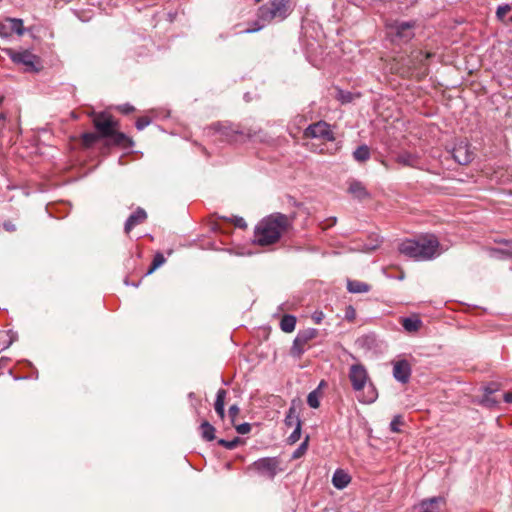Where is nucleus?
Segmentation results:
<instances>
[{"instance_id": "1", "label": "nucleus", "mask_w": 512, "mask_h": 512, "mask_svg": "<svg viewBox=\"0 0 512 512\" xmlns=\"http://www.w3.org/2000/svg\"><path fill=\"white\" fill-rule=\"evenodd\" d=\"M292 226V219L281 213L263 218L255 227L254 242L260 246L277 243Z\"/></svg>"}, {"instance_id": "2", "label": "nucleus", "mask_w": 512, "mask_h": 512, "mask_svg": "<svg viewBox=\"0 0 512 512\" xmlns=\"http://www.w3.org/2000/svg\"><path fill=\"white\" fill-rule=\"evenodd\" d=\"M439 241L434 235H424L417 239H406L399 245V252L418 261L433 259L440 254Z\"/></svg>"}, {"instance_id": "3", "label": "nucleus", "mask_w": 512, "mask_h": 512, "mask_svg": "<svg viewBox=\"0 0 512 512\" xmlns=\"http://www.w3.org/2000/svg\"><path fill=\"white\" fill-rule=\"evenodd\" d=\"M348 377L353 390L357 393V399L361 403L371 404L377 399V390L370 381L368 372L362 364L356 363L351 365Z\"/></svg>"}, {"instance_id": "4", "label": "nucleus", "mask_w": 512, "mask_h": 512, "mask_svg": "<svg viewBox=\"0 0 512 512\" xmlns=\"http://www.w3.org/2000/svg\"><path fill=\"white\" fill-rule=\"evenodd\" d=\"M289 0H271L259 8L261 20L270 22L274 19L283 20L288 16Z\"/></svg>"}, {"instance_id": "5", "label": "nucleus", "mask_w": 512, "mask_h": 512, "mask_svg": "<svg viewBox=\"0 0 512 512\" xmlns=\"http://www.w3.org/2000/svg\"><path fill=\"white\" fill-rule=\"evenodd\" d=\"M93 125L101 138H109L118 128V122L105 112L93 114Z\"/></svg>"}, {"instance_id": "6", "label": "nucleus", "mask_w": 512, "mask_h": 512, "mask_svg": "<svg viewBox=\"0 0 512 512\" xmlns=\"http://www.w3.org/2000/svg\"><path fill=\"white\" fill-rule=\"evenodd\" d=\"M304 137L316 138L324 142H330L335 140V133L330 124L325 121H318L310 124L304 130Z\"/></svg>"}, {"instance_id": "7", "label": "nucleus", "mask_w": 512, "mask_h": 512, "mask_svg": "<svg viewBox=\"0 0 512 512\" xmlns=\"http://www.w3.org/2000/svg\"><path fill=\"white\" fill-rule=\"evenodd\" d=\"M280 461L276 457H265L255 461L250 468L260 475L273 479L279 471Z\"/></svg>"}, {"instance_id": "8", "label": "nucleus", "mask_w": 512, "mask_h": 512, "mask_svg": "<svg viewBox=\"0 0 512 512\" xmlns=\"http://www.w3.org/2000/svg\"><path fill=\"white\" fill-rule=\"evenodd\" d=\"M25 33L23 20L20 18L7 17L0 21V37L9 38L13 34L22 36Z\"/></svg>"}, {"instance_id": "9", "label": "nucleus", "mask_w": 512, "mask_h": 512, "mask_svg": "<svg viewBox=\"0 0 512 512\" xmlns=\"http://www.w3.org/2000/svg\"><path fill=\"white\" fill-rule=\"evenodd\" d=\"M432 56L431 53L423 51H415L411 54L409 59V68L413 70H418L416 73L417 78H423L427 75V60Z\"/></svg>"}, {"instance_id": "10", "label": "nucleus", "mask_w": 512, "mask_h": 512, "mask_svg": "<svg viewBox=\"0 0 512 512\" xmlns=\"http://www.w3.org/2000/svg\"><path fill=\"white\" fill-rule=\"evenodd\" d=\"M11 60L16 64H22L25 66L27 71H36V64L38 63V58L33 53L28 50L15 52L9 50L8 52Z\"/></svg>"}, {"instance_id": "11", "label": "nucleus", "mask_w": 512, "mask_h": 512, "mask_svg": "<svg viewBox=\"0 0 512 512\" xmlns=\"http://www.w3.org/2000/svg\"><path fill=\"white\" fill-rule=\"evenodd\" d=\"M412 373V367L406 359H401L393 362V376L402 383L409 382Z\"/></svg>"}, {"instance_id": "12", "label": "nucleus", "mask_w": 512, "mask_h": 512, "mask_svg": "<svg viewBox=\"0 0 512 512\" xmlns=\"http://www.w3.org/2000/svg\"><path fill=\"white\" fill-rule=\"evenodd\" d=\"M474 154L470 148V144L461 141L453 149V158L461 165H466L473 160Z\"/></svg>"}, {"instance_id": "13", "label": "nucleus", "mask_w": 512, "mask_h": 512, "mask_svg": "<svg viewBox=\"0 0 512 512\" xmlns=\"http://www.w3.org/2000/svg\"><path fill=\"white\" fill-rule=\"evenodd\" d=\"M444 504L445 499L441 496H437L422 500L414 509L416 512H440Z\"/></svg>"}, {"instance_id": "14", "label": "nucleus", "mask_w": 512, "mask_h": 512, "mask_svg": "<svg viewBox=\"0 0 512 512\" xmlns=\"http://www.w3.org/2000/svg\"><path fill=\"white\" fill-rule=\"evenodd\" d=\"M414 24L411 22L397 23L394 27V34L397 39L402 42H407L414 36Z\"/></svg>"}, {"instance_id": "15", "label": "nucleus", "mask_w": 512, "mask_h": 512, "mask_svg": "<svg viewBox=\"0 0 512 512\" xmlns=\"http://www.w3.org/2000/svg\"><path fill=\"white\" fill-rule=\"evenodd\" d=\"M147 218V213L142 208H137L135 212H133L125 222L124 230L126 234H129L130 231L137 225L143 223Z\"/></svg>"}, {"instance_id": "16", "label": "nucleus", "mask_w": 512, "mask_h": 512, "mask_svg": "<svg viewBox=\"0 0 512 512\" xmlns=\"http://www.w3.org/2000/svg\"><path fill=\"white\" fill-rule=\"evenodd\" d=\"M348 192L359 200L366 199L370 197L369 192L362 182L358 180H352L349 182Z\"/></svg>"}, {"instance_id": "17", "label": "nucleus", "mask_w": 512, "mask_h": 512, "mask_svg": "<svg viewBox=\"0 0 512 512\" xmlns=\"http://www.w3.org/2000/svg\"><path fill=\"white\" fill-rule=\"evenodd\" d=\"M350 482V475L342 469H337L332 476V484L339 490L346 488Z\"/></svg>"}, {"instance_id": "18", "label": "nucleus", "mask_w": 512, "mask_h": 512, "mask_svg": "<svg viewBox=\"0 0 512 512\" xmlns=\"http://www.w3.org/2000/svg\"><path fill=\"white\" fill-rule=\"evenodd\" d=\"M223 135H225L230 141H240L244 137L246 138H254L256 136L255 132H252L251 129L245 131H239V130H233L232 128H225V130L222 132Z\"/></svg>"}, {"instance_id": "19", "label": "nucleus", "mask_w": 512, "mask_h": 512, "mask_svg": "<svg viewBox=\"0 0 512 512\" xmlns=\"http://www.w3.org/2000/svg\"><path fill=\"white\" fill-rule=\"evenodd\" d=\"M500 244L505 245L504 249L491 248L489 250L490 256L494 258H506L512 255V240L502 239L497 241Z\"/></svg>"}, {"instance_id": "20", "label": "nucleus", "mask_w": 512, "mask_h": 512, "mask_svg": "<svg viewBox=\"0 0 512 512\" xmlns=\"http://www.w3.org/2000/svg\"><path fill=\"white\" fill-rule=\"evenodd\" d=\"M227 391L225 389H219L216 394V400L214 403V409L221 420L225 418V399Z\"/></svg>"}, {"instance_id": "21", "label": "nucleus", "mask_w": 512, "mask_h": 512, "mask_svg": "<svg viewBox=\"0 0 512 512\" xmlns=\"http://www.w3.org/2000/svg\"><path fill=\"white\" fill-rule=\"evenodd\" d=\"M318 336V330L315 328H307L298 332L295 337L299 343L309 348V342Z\"/></svg>"}, {"instance_id": "22", "label": "nucleus", "mask_w": 512, "mask_h": 512, "mask_svg": "<svg viewBox=\"0 0 512 512\" xmlns=\"http://www.w3.org/2000/svg\"><path fill=\"white\" fill-rule=\"evenodd\" d=\"M109 138L112 139L113 144L121 146L123 148H129L133 145V141L131 140V138H129L126 134L117 131V129L114 130V134L111 135Z\"/></svg>"}, {"instance_id": "23", "label": "nucleus", "mask_w": 512, "mask_h": 512, "mask_svg": "<svg viewBox=\"0 0 512 512\" xmlns=\"http://www.w3.org/2000/svg\"><path fill=\"white\" fill-rule=\"evenodd\" d=\"M396 162L408 167H416L418 164V157L409 152H403L397 155Z\"/></svg>"}, {"instance_id": "24", "label": "nucleus", "mask_w": 512, "mask_h": 512, "mask_svg": "<svg viewBox=\"0 0 512 512\" xmlns=\"http://www.w3.org/2000/svg\"><path fill=\"white\" fill-rule=\"evenodd\" d=\"M296 327V317L293 315H284L280 321V328L286 333H291Z\"/></svg>"}, {"instance_id": "25", "label": "nucleus", "mask_w": 512, "mask_h": 512, "mask_svg": "<svg viewBox=\"0 0 512 512\" xmlns=\"http://www.w3.org/2000/svg\"><path fill=\"white\" fill-rule=\"evenodd\" d=\"M422 325L418 317H407L402 320V326L407 332H416Z\"/></svg>"}, {"instance_id": "26", "label": "nucleus", "mask_w": 512, "mask_h": 512, "mask_svg": "<svg viewBox=\"0 0 512 512\" xmlns=\"http://www.w3.org/2000/svg\"><path fill=\"white\" fill-rule=\"evenodd\" d=\"M201 436L206 441L215 439V428L208 421H203L200 425Z\"/></svg>"}, {"instance_id": "27", "label": "nucleus", "mask_w": 512, "mask_h": 512, "mask_svg": "<svg viewBox=\"0 0 512 512\" xmlns=\"http://www.w3.org/2000/svg\"><path fill=\"white\" fill-rule=\"evenodd\" d=\"M369 288L368 284L357 280L348 281L347 284V289L351 293H365L369 291Z\"/></svg>"}, {"instance_id": "28", "label": "nucleus", "mask_w": 512, "mask_h": 512, "mask_svg": "<svg viewBox=\"0 0 512 512\" xmlns=\"http://www.w3.org/2000/svg\"><path fill=\"white\" fill-rule=\"evenodd\" d=\"M297 424L301 426V421L299 419V416L297 414L296 408L294 406H291L287 412V415L285 417V425L287 427H296Z\"/></svg>"}, {"instance_id": "29", "label": "nucleus", "mask_w": 512, "mask_h": 512, "mask_svg": "<svg viewBox=\"0 0 512 512\" xmlns=\"http://www.w3.org/2000/svg\"><path fill=\"white\" fill-rule=\"evenodd\" d=\"M353 157L357 162H365L370 158V149L367 145L359 146L354 152Z\"/></svg>"}, {"instance_id": "30", "label": "nucleus", "mask_w": 512, "mask_h": 512, "mask_svg": "<svg viewBox=\"0 0 512 512\" xmlns=\"http://www.w3.org/2000/svg\"><path fill=\"white\" fill-rule=\"evenodd\" d=\"M307 349L308 348L306 346L299 343L298 340L295 338L290 350V354L295 358H300Z\"/></svg>"}, {"instance_id": "31", "label": "nucleus", "mask_w": 512, "mask_h": 512, "mask_svg": "<svg viewBox=\"0 0 512 512\" xmlns=\"http://www.w3.org/2000/svg\"><path fill=\"white\" fill-rule=\"evenodd\" d=\"M101 138L97 133L86 132L82 135V143L86 147L92 146L98 139Z\"/></svg>"}, {"instance_id": "32", "label": "nucleus", "mask_w": 512, "mask_h": 512, "mask_svg": "<svg viewBox=\"0 0 512 512\" xmlns=\"http://www.w3.org/2000/svg\"><path fill=\"white\" fill-rule=\"evenodd\" d=\"M511 11V6L509 4L499 5L496 10V17L499 21H504L506 15Z\"/></svg>"}, {"instance_id": "33", "label": "nucleus", "mask_w": 512, "mask_h": 512, "mask_svg": "<svg viewBox=\"0 0 512 512\" xmlns=\"http://www.w3.org/2000/svg\"><path fill=\"white\" fill-rule=\"evenodd\" d=\"M307 403L311 408H318L320 405L319 396L317 391H312L308 394Z\"/></svg>"}, {"instance_id": "34", "label": "nucleus", "mask_w": 512, "mask_h": 512, "mask_svg": "<svg viewBox=\"0 0 512 512\" xmlns=\"http://www.w3.org/2000/svg\"><path fill=\"white\" fill-rule=\"evenodd\" d=\"M403 424V419L400 415L394 416L390 423V430L394 433L400 432V426Z\"/></svg>"}, {"instance_id": "35", "label": "nucleus", "mask_w": 512, "mask_h": 512, "mask_svg": "<svg viewBox=\"0 0 512 512\" xmlns=\"http://www.w3.org/2000/svg\"><path fill=\"white\" fill-rule=\"evenodd\" d=\"M165 262V258L162 254L157 253L153 259L152 265L148 271V273H152L155 269L161 266Z\"/></svg>"}, {"instance_id": "36", "label": "nucleus", "mask_w": 512, "mask_h": 512, "mask_svg": "<svg viewBox=\"0 0 512 512\" xmlns=\"http://www.w3.org/2000/svg\"><path fill=\"white\" fill-rule=\"evenodd\" d=\"M307 447H308V437H306L305 441L303 443H301V445L294 451L293 459H298V458L302 457L305 454Z\"/></svg>"}, {"instance_id": "37", "label": "nucleus", "mask_w": 512, "mask_h": 512, "mask_svg": "<svg viewBox=\"0 0 512 512\" xmlns=\"http://www.w3.org/2000/svg\"><path fill=\"white\" fill-rule=\"evenodd\" d=\"M301 437V426L297 424V426L294 428L293 432L288 437L289 444L296 443Z\"/></svg>"}, {"instance_id": "38", "label": "nucleus", "mask_w": 512, "mask_h": 512, "mask_svg": "<svg viewBox=\"0 0 512 512\" xmlns=\"http://www.w3.org/2000/svg\"><path fill=\"white\" fill-rule=\"evenodd\" d=\"M239 443V439L238 438H235L231 441H228V440H224V439H220L218 441V444L222 447H225L227 449H234Z\"/></svg>"}, {"instance_id": "39", "label": "nucleus", "mask_w": 512, "mask_h": 512, "mask_svg": "<svg viewBox=\"0 0 512 512\" xmlns=\"http://www.w3.org/2000/svg\"><path fill=\"white\" fill-rule=\"evenodd\" d=\"M237 433L244 435L251 431V425L249 423H242L239 425H235Z\"/></svg>"}, {"instance_id": "40", "label": "nucleus", "mask_w": 512, "mask_h": 512, "mask_svg": "<svg viewBox=\"0 0 512 512\" xmlns=\"http://www.w3.org/2000/svg\"><path fill=\"white\" fill-rule=\"evenodd\" d=\"M150 124V119L148 117H139L136 120V128L138 130H142Z\"/></svg>"}, {"instance_id": "41", "label": "nucleus", "mask_w": 512, "mask_h": 512, "mask_svg": "<svg viewBox=\"0 0 512 512\" xmlns=\"http://www.w3.org/2000/svg\"><path fill=\"white\" fill-rule=\"evenodd\" d=\"M228 412H229V416H230V418H231V422H232L233 424H235V418L237 417V415H238V414H239V412H240L239 407H238L237 405H232V406H230V408H229V411H228Z\"/></svg>"}, {"instance_id": "42", "label": "nucleus", "mask_w": 512, "mask_h": 512, "mask_svg": "<svg viewBox=\"0 0 512 512\" xmlns=\"http://www.w3.org/2000/svg\"><path fill=\"white\" fill-rule=\"evenodd\" d=\"M324 318V313L322 311H316L313 313L312 315V320L316 323V324H320L321 321L323 320Z\"/></svg>"}, {"instance_id": "43", "label": "nucleus", "mask_w": 512, "mask_h": 512, "mask_svg": "<svg viewBox=\"0 0 512 512\" xmlns=\"http://www.w3.org/2000/svg\"><path fill=\"white\" fill-rule=\"evenodd\" d=\"M3 228L8 232L16 231V225L11 221H5L3 223Z\"/></svg>"}, {"instance_id": "44", "label": "nucleus", "mask_w": 512, "mask_h": 512, "mask_svg": "<svg viewBox=\"0 0 512 512\" xmlns=\"http://www.w3.org/2000/svg\"><path fill=\"white\" fill-rule=\"evenodd\" d=\"M119 110L124 114H129L134 111V107L129 104H124L119 107Z\"/></svg>"}, {"instance_id": "45", "label": "nucleus", "mask_w": 512, "mask_h": 512, "mask_svg": "<svg viewBox=\"0 0 512 512\" xmlns=\"http://www.w3.org/2000/svg\"><path fill=\"white\" fill-rule=\"evenodd\" d=\"M234 224L236 227L243 228V229L246 228V226H247L245 220L241 217H236L234 219Z\"/></svg>"}, {"instance_id": "46", "label": "nucleus", "mask_w": 512, "mask_h": 512, "mask_svg": "<svg viewBox=\"0 0 512 512\" xmlns=\"http://www.w3.org/2000/svg\"><path fill=\"white\" fill-rule=\"evenodd\" d=\"M504 401L507 403H512V391L504 393Z\"/></svg>"}, {"instance_id": "47", "label": "nucleus", "mask_w": 512, "mask_h": 512, "mask_svg": "<svg viewBox=\"0 0 512 512\" xmlns=\"http://www.w3.org/2000/svg\"><path fill=\"white\" fill-rule=\"evenodd\" d=\"M6 119L5 114L0 113V125H2V128L4 127V121Z\"/></svg>"}, {"instance_id": "48", "label": "nucleus", "mask_w": 512, "mask_h": 512, "mask_svg": "<svg viewBox=\"0 0 512 512\" xmlns=\"http://www.w3.org/2000/svg\"><path fill=\"white\" fill-rule=\"evenodd\" d=\"M261 27H257V28H249L246 30L247 33H253V32H256L258 30H260Z\"/></svg>"}, {"instance_id": "49", "label": "nucleus", "mask_w": 512, "mask_h": 512, "mask_svg": "<svg viewBox=\"0 0 512 512\" xmlns=\"http://www.w3.org/2000/svg\"><path fill=\"white\" fill-rule=\"evenodd\" d=\"M341 99H342V102H348V101H350L351 97H350V95H347V96H342Z\"/></svg>"}, {"instance_id": "50", "label": "nucleus", "mask_w": 512, "mask_h": 512, "mask_svg": "<svg viewBox=\"0 0 512 512\" xmlns=\"http://www.w3.org/2000/svg\"><path fill=\"white\" fill-rule=\"evenodd\" d=\"M509 52L512 54V40L508 43Z\"/></svg>"}, {"instance_id": "51", "label": "nucleus", "mask_w": 512, "mask_h": 512, "mask_svg": "<svg viewBox=\"0 0 512 512\" xmlns=\"http://www.w3.org/2000/svg\"><path fill=\"white\" fill-rule=\"evenodd\" d=\"M4 362H5V361H4V359H0V368H2V367H3V363H4Z\"/></svg>"}, {"instance_id": "52", "label": "nucleus", "mask_w": 512, "mask_h": 512, "mask_svg": "<svg viewBox=\"0 0 512 512\" xmlns=\"http://www.w3.org/2000/svg\"><path fill=\"white\" fill-rule=\"evenodd\" d=\"M376 248V246H372L370 248H368L367 250H374Z\"/></svg>"}, {"instance_id": "53", "label": "nucleus", "mask_w": 512, "mask_h": 512, "mask_svg": "<svg viewBox=\"0 0 512 512\" xmlns=\"http://www.w3.org/2000/svg\"><path fill=\"white\" fill-rule=\"evenodd\" d=\"M509 21L512 23V16L509 18Z\"/></svg>"}, {"instance_id": "54", "label": "nucleus", "mask_w": 512, "mask_h": 512, "mask_svg": "<svg viewBox=\"0 0 512 512\" xmlns=\"http://www.w3.org/2000/svg\"><path fill=\"white\" fill-rule=\"evenodd\" d=\"M2 129H3V128H2V125H0V131H1Z\"/></svg>"}]
</instances>
